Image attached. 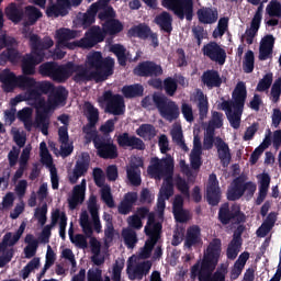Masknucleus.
I'll return each instance as SVG.
<instances>
[{
  "mask_svg": "<svg viewBox=\"0 0 281 281\" xmlns=\"http://www.w3.org/2000/svg\"><path fill=\"white\" fill-rule=\"evenodd\" d=\"M159 232H161V223L155 220L154 213H150L148 215L147 225L145 226V234L149 236V239L145 243L138 256L133 255L127 260L126 271L130 280H142V278L147 276L150 271L153 263L142 260L150 258V251H153V247H155L157 240H159Z\"/></svg>",
  "mask_w": 281,
  "mask_h": 281,
  "instance_id": "obj_1",
  "label": "nucleus"
},
{
  "mask_svg": "<svg viewBox=\"0 0 281 281\" xmlns=\"http://www.w3.org/2000/svg\"><path fill=\"white\" fill-rule=\"evenodd\" d=\"M218 258H221V239H213L204 252L203 260L191 268L192 280L198 278L200 281H225L226 268H221L211 276L218 265Z\"/></svg>",
  "mask_w": 281,
  "mask_h": 281,
  "instance_id": "obj_2",
  "label": "nucleus"
},
{
  "mask_svg": "<svg viewBox=\"0 0 281 281\" xmlns=\"http://www.w3.org/2000/svg\"><path fill=\"white\" fill-rule=\"evenodd\" d=\"M175 168V160L171 156H167L166 159L153 158L151 165L148 168V175L154 179H164L165 181L160 188L157 212L159 218H164V210H166V201L170 199L171 194H175V188L172 186V170Z\"/></svg>",
  "mask_w": 281,
  "mask_h": 281,
  "instance_id": "obj_3",
  "label": "nucleus"
},
{
  "mask_svg": "<svg viewBox=\"0 0 281 281\" xmlns=\"http://www.w3.org/2000/svg\"><path fill=\"white\" fill-rule=\"evenodd\" d=\"M25 38H29L32 55H26L22 59L21 69L24 76H34L36 74V65H41L45 60V52L54 47V40L49 36L41 38L38 34L32 32Z\"/></svg>",
  "mask_w": 281,
  "mask_h": 281,
  "instance_id": "obj_4",
  "label": "nucleus"
},
{
  "mask_svg": "<svg viewBox=\"0 0 281 281\" xmlns=\"http://www.w3.org/2000/svg\"><path fill=\"white\" fill-rule=\"evenodd\" d=\"M54 113V108L37 106L35 121H32V108H24L18 112V119L23 122L26 131H31L32 126L41 128L43 135H47L49 128V116Z\"/></svg>",
  "mask_w": 281,
  "mask_h": 281,
  "instance_id": "obj_5",
  "label": "nucleus"
},
{
  "mask_svg": "<svg viewBox=\"0 0 281 281\" xmlns=\"http://www.w3.org/2000/svg\"><path fill=\"white\" fill-rule=\"evenodd\" d=\"M86 65L99 74V78L104 82L110 76H113L115 69V59L113 57L103 58L102 52L94 50L87 55Z\"/></svg>",
  "mask_w": 281,
  "mask_h": 281,
  "instance_id": "obj_6",
  "label": "nucleus"
},
{
  "mask_svg": "<svg viewBox=\"0 0 281 281\" xmlns=\"http://www.w3.org/2000/svg\"><path fill=\"white\" fill-rule=\"evenodd\" d=\"M162 5L172 10L180 21H192L194 16V0H164Z\"/></svg>",
  "mask_w": 281,
  "mask_h": 281,
  "instance_id": "obj_7",
  "label": "nucleus"
},
{
  "mask_svg": "<svg viewBox=\"0 0 281 281\" xmlns=\"http://www.w3.org/2000/svg\"><path fill=\"white\" fill-rule=\"evenodd\" d=\"M257 186L255 182L248 181L245 182L241 178H237L234 180L228 188L227 192V199L229 201H236L243 196V194L246 195V199H251L254 194H256Z\"/></svg>",
  "mask_w": 281,
  "mask_h": 281,
  "instance_id": "obj_8",
  "label": "nucleus"
},
{
  "mask_svg": "<svg viewBox=\"0 0 281 281\" xmlns=\"http://www.w3.org/2000/svg\"><path fill=\"white\" fill-rule=\"evenodd\" d=\"M104 38H106L104 29L100 27V25H93L86 32V37L76 42L75 45L82 49H89L91 47H95L98 43H104Z\"/></svg>",
  "mask_w": 281,
  "mask_h": 281,
  "instance_id": "obj_9",
  "label": "nucleus"
},
{
  "mask_svg": "<svg viewBox=\"0 0 281 281\" xmlns=\"http://www.w3.org/2000/svg\"><path fill=\"white\" fill-rule=\"evenodd\" d=\"M19 102H29L30 106H47L45 98L38 91V88H31L23 94H18L15 98L11 99L10 105L16 106Z\"/></svg>",
  "mask_w": 281,
  "mask_h": 281,
  "instance_id": "obj_10",
  "label": "nucleus"
},
{
  "mask_svg": "<svg viewBox=\"0 0 281 281\" xmlns=\"http://www.w3.org/2000/svg\"><path fill=\"white\" fill-rule=\"evenodd\" d=\"M58 122L64 124L58 130V136L60 142V155L61 157H69L74 153V144L69 142V134L67 132V125L69 124V116L61 114L58 116Z\"/></svg>",
  "mask_w": 281,
  "mask_h": 281,
  "instance_id": "obj_11",
  "label": "nucleus"
},
{
  "mask_svg": "<svg viewBox=\"0 0 281 281\" xmlns=\"http://www.w3.org/2000/svg\"><path fill=\"white\" fill-rule=\"evenodd\" d=\"M90 67H86L85 65H78L74 64L71 61V68H70V76L72 77V80L75 82H91V80H94L95 82H103L99 76L100 72H94L93 70H90Z\"/></svg>",
  "mask_w": 281,
  "mask_h": 281,
  "instance_id": "obj_12",
  "label": "nucleus"
},
{
  "mask_svg": "<svg viewBox=\"0 0 281 281\" xmlns=\"http://www.w3.org/2000/svg\"><path fill=\"white\" fill-rule=\"evenodd\" d=\"M40 156L42 164L46 166V168H48L50 172L53 190H58V173H56V167H54V159L52 158V155L49 154V150L47 149V144H45V142H42L40 144Z\"/></svg>",
  "mask_w": 281,
  "mask_h": 281,
  "instance_id": "obj_13",
  "label": "nucleus"
},
{
  "mask_svg": "<svg viewBox=\"0 0 281 281\" xmlns=\"http://www.w3.org/2000/svg\"><path fill=\"white\" fill-rule=\"evenodd\" d=\"M134 74L140 78H159L164 74V68L155 61L146 60L134 68Z\"/></svg>",
  "mask_w": 281,
  "mask_h": 281,
  "instance_id": "obj_14",
  "label": "nucleus"
},
{
  "mask_svg": "<svg viewBox=\"0 0 281 281\" xmlns=\"http://www.w3.org/2000/svg\"><path fill=\"white\" fill-rule=\"evenodd\" d=\"M202 52L204 56L214 63H218V65H225V60H227V53L225 52V48L221 47L216 42L205 44Z\"/></svg>",
  "mask_w": 281,
  "mask_h": 281,
  "instance_id": "obj_15",
  "label": "nucleus"
},
{
  "mask_svg": "<svg viewBox=\"0 0 281 281\" xmlns=\"http://www.w3.org/2000/svg\"><path fill=\"white\" fill-rule=\"evenodd\" d=\"M93 144L99 157H102V159H115L117 157V147L113 144V140L94 138Z\"/></svg>",
  "mask_w": 281,
  "mask_h": 281,
  "instance_id": "obj_16",
  "label": "nucleus"
},
{
  "mask_svg": "<svg viewBox=\"0 0 281 281\" xmlns=\"http://www.w3.org/2000/svg\"><path fill=\"white\" fill-rule=\"evenodd\" d=\"M85 113L88 120V124L83 127V133L86 134L87 139L94 140L95 138H98L95 132V124H98L100 114L98 112V109L93 106L86 108Z\"/></svg>",
  "mask_w": 281,
  "mask_h": 281,
  "instance_id": "obj_17",
  "label": "nucleus"
},
{
  "mask_svg": "<svg viewBox=\"0 0 281 281\" xmlns=\"http://www.w3.org/2000/svg\"><path fill=\"white\" fill-rule=\"evenodd\" d=\"M95 184L101 188V198L109 207H113V195H111V187L104 184V172L100 168L93 170Z\"/></svg>",
  "mask_w": 281,
  "mask_h": 281,
  "instance_id": "obj_18",
  "label": "nucleus"
},
{
  "mask_svg": "<svg viewBox=\"0 0 281 281\" xmlns=\"http://www.w3.org/2000/svg\"><path fill=\"white\" fill-rule=\"evenodd\" d=\"M218 216L221 223H223L224 225H227V223H229L232 218H236L238 223H243V221H245V214L240 212V206L238 205H234L232 207V211H229V204L222 205Z\"/></svg>",
  "mask_w": 281,
  "mask_h": 281,
  "instance_id": "obj_19",
  "label": "nucleus"
},
{
  "mask_svg": "<svg viewBox=\"0 0 281 281\" xmlns=\"http://www.w3.org/2000/svg\"><path fill=\"white\" fill-rule=\"evenodd\" d=\"M98 12H100V5L98 3H92L87 12L79 13L77 16V21L83 30L91 29V25L95 23V16H98Z\"/></svg>",
  "mask_w": 281,
  "mask_h": 281,
  "instance_id": "obj_20",
  "label": "nucleus"
},
{
  "mask_svg": "<svg viewBox=\"0 0 281 281\" xmlns=\"http://www.w3.org/2000/svg\"><path fill=\"white\" fill-rule=\"evenodd\" d=\"M87 192V180L82 179L80 184L74 187L71 194L68 198V205L70 210H76L78 205L85 202Z\"/></svg>",
  "mask_w": 281,
  "mask_h": 281,
  "instance_id": "obj_21",
  "label": "nucleus"
},
{
  "mask_svg": "<svg viewBox=\"0 0 281 281\" xmlns=\"http://www.w3.org/2000/svg\"><path fill=\"white\" fill-rule=\"evenodd\" d=\"M89 154H82L77 160L74 170L69 173L70 183H77L79 177H82L89 170Z\"/></svg>",
  "mask_w": 281,
  "mask_h": 281,
  "instance_id": "obj_22",
  "label": "nucleus"
},
{
  "mask_svg": "<svg viewBox=\"0 0 281 281\" xmlns=\"http://www.w3.org/2000/svg\"><path fill=\"white\" fill-rule=\"evenodd\" d=\"M206 200L210 205H218L221 201V188H218V180L216 175H211L206 187Z\"/></svg>",
  "mask_w": 281,
  "mask_h": 281,
  "instance_id": "obj_23",
  "label": "nucleus"
},
{
  "mask_svg": "<svg viewBox=\"0 0 281 281\" xmlns=\"http://www.w3.org/2000/svg\"><path fill=\"white\" fill-rule=\"evenodd\" d=\"M69 8H71V2L69 0H57L55 4H50L46 8V15L48 18L54 16H67L69 14Z\"/></svg>",
  "mask_w": 281,
  "mask_h": 281,
  "instance_id": "obj_24",
  "label": "nucleus"
},
{
  "mask_svg": "<svg viewBox=\"0 0 281 281\" xmlns=\"http://www.w3.org/2000/svg\"><path fill=\"white\" fill-rule=\"evenodd\" d=\"M67 98H69V91H67L66 87L59 86L48 94V104L46 106H65Z\"/></svg>",
  "mask_w": 281,
  "mask_h": 281,
  "instance_id": "obj_25",
  "label": "nucleus"
},
{
  "mask_svg": "<svg viewBox=\"0 0 281 281\" xmlns=\"http://www.w3.org/2000/svg\"><path fill=\"white\" fill-rule=\"evenodd\" d=\"M143 164L139 157L131 158L130 167L127 168V178L133 186H139L142 183V171H139V168Z\"/></svg>",
  "mask_w": 281,
  "mask_h": 281,
  "instance_id": "obj_26",
  "label": "nucleus"
},
{
  "mask_svg": "<svg viewBox=\"0 0 281 281\" xmlns=\"http://www.w3.org/2000/svg\"><path fill=\"white\" fill-rule=\"evenodd\" d=\"M109 52L116 56L117 63L121 67H126V63L133 61V55L122 44H111L109 47Z\"/></svg>",
  "mask_w": 281,
  "mask_h": 281,
  "instance_id": "obj_27",
  "label": "nucleus"
},
{
  "mask_svg": "<svg viewBox=\"0 0 281 281\" xmlns=\"http://www.w3.org/2000/svg\"><path fill=\"white\" fill-rule=\"evenodd\" d=\"M19 76L16 74L12 72L10 68H5L0 72V82L2 85V89L7 93H11V91H14L16 89V81Z\"/></svg>",
  "mask_w": 281,
  "mask_h": 281,
  "instance_id": "obj_28",
  "label": "nucleus"
},
{
  "mask_svg": "<svg viewBox=\"0 0 281 281\" xmlns=\"http://www.w3.org/2000/svg\"><path fill=\"white\" fill-rule=\"evenodd\" d=\"M245 102H247V86L239 81L232 92V103L233 106H245Z\"/></svg>",
  "mask_w": 281,
  "mask_h": 281,
  "instance_id": "obj_29",
  "label": "nucleus"
},
{
  "mask_svg": "<svg viewBox=\"0 0 281 281\" xmlns=\"http://www.w3.org/2000/svg\"><path fill=\"white\" fill-rule=\"evenodd\" d=\"M201 80L207 89L218 88L223 85V79L217 70L211 69L203 72Z\"/></svg>",
  "mask_w": 281,
  "mask_h": 281,
  "instance_id": "obj_30",
  "label": "nucleus"
},
{
  "mask_svg": "<svg viewBox=\"0 0 281 281\" xmlns=\"http://www.w3.org/2000/svg\"><path fill=\"white\" fill-rule=\"evenodd\" d=\"M71 77V61H68L64 65L57 64L55 66V72L53 75V81L63 85V82H67Z\"/></svg>",
  "mask_w": 281,
  "mask_h": 281,
  "instance_id": "obj_31",
  "label": "nucleus"
},
{
  "mask_svg": "<svg viewBox=\"0 0 281 281\" xmlns=\"http://www.w3.org/2000/svg\"><path fill=\"white\" fill-rule=\"evenodd\" d=\"M203 153V147L201 145V138L194 136L193 138V148L190 154V164L193 170H199L201 168V155Z\"/></svg>",
  "mask_w": 281,
  "mask_h": 281,
  "instance_id": "obj_32",
  "label": "nucleus"
},
{
  "mask_svg": "<svg viewBox=\"0 0 281 281\" xmlns=\"http://www.w3.org/2000/svg\"><path fill=\"white\" fill-rule=\"evenodd\" d=\"M173 216L178 223L190 221V212L183 210V198L176 195L173 200Z\"/></svg>",
  "mask_w": 281,
  "mask_h": 281,
  "instance_id": "obj_33",
  "label": "nucleus"
},
{
  "mask_svg": "<svg viewBox=\"0 0 281 281\" xmlns=\"http://www.w3.org/2000/svg\"><path fill=\"white\" fill-rule=\"evenodd\" d=\"M4 14L9 21L12 23H21L23 21V16L25 15V12L23 11V8L19 7L15 2H11L5 9Z\"/></svg>",
  "mask_w": 281,
  "mask_h": 281,
  "instance_id": "obj_34",
  "label": "nucleus"
},
{
  "mask_svg": "<svg viewBox=\"0 0 281 281\" xmlns=\"http://www.w3.org/2000/svg\"><path fill=\"white\" fill-rule=\"evenodd\" d=\"M198 19L204 25H212L218 21V11L212 8H202L198 10Z\"/></svg>",
  "mask_w": 281,
  "mask_h": 281,
  "instance_id": "obj_35",
  "label": "nucleus"
},
{
  "mask_svg": "<svg viewBox=\"0 0 281 281\" xmlns=\"http://www.w3.org/2000/svg\"><path fill=\"white\" fill-rule=\"evenodd\" d=\"M259 182V195L257 198V205H260L265 199H267V192H269V186L271 184V177L269 173H260L257 176Z\"/></svg>",
  "mask_w": 281,
  "mask_h": 281,
  "instance_id": "obj_36",
  "label": "nucleus"
},
{
  "mask_svg": "<svg viewBox=\"0 0 281 281\" xmlns=\"http://www.w3.org/2000/svg\"><path fill=\"white\" fill-rule=\"evenodd\" d=\"M101 25L105 36H117V34L124 32V24L115 18L101 23Z\"/></svg>",
  "mask_w": 281,
  "mask_h": 281,
  "instance_id": "obj_37",
  "label": "nucleus"
},
{
  "mask_svg": "<svg viewBox=\"0 0 281 281\" xmlns=\"http://www.w3.org/2000/svg\"><path fill=\"white\" fill-rule=\"evenodd\" d=\"M223 110L226 113V117L233 126V128H239L240 127V116L243 115V108L240 106H226L223 108Z\"/></svg>",
  "mask_w": 281,
  "mask_h": 281,
  "instance_id": "obj_38",
  "label": "nucleus"
},
{
  "mask_svg": "<svg viewBox=\"0 0 281 281\" xmlns=\"http://www.w3.org/2000/svg\"><path fill=\"white\" fill-rule=\"evenodd\" d=\"M151 32L153 30H150V26H148L146 23H140L138 25L132 26L127 34L133 38H140L142 41H146L149 38Z\"/></svg>",
  "mask_w": 281,
  "mask_h": 281,
  "instance_id": "obj_39",
  "label": "nucleus"
},
{
  "mask_svg": "<svg viewBox=\"0 0 281 281\" xmlns=\"http://www.w3.org/2000/svg\"><path fill=\"white\" fill-rule=\"evenodd\" d=\"M215 146L217 148L218 158L221 159L223 166H229V161H232L229 146L221 138L215 139Z\"/></svg>",
  "mask_w": 281,
  "mask_h": 281,
  "instance_id": "obj_40",
  "label": "nucleus"
},
{
  "mask_svg": "<svg viewBox=\"0 0 281 281\" xmlns=\"http://www.w3.org/2000/svg\"><path fill=\"white\" fill-rule=\"evenodd\" d=\"M59 225V236L65 240V229L67 228V215L64 212L56 209L52 212V226Z\"/></svg>",
  "mask_w": 281,
  "mask_h": 281,
  "instance_id": "obj_41",
  "label": "nucleus"
},
{
  "mask_svg": "<svg viewBox=\"0 0 281 281\" xmlns=\"http://www.w3.org/2000/svg\"><path fill=\"white\" fill-rule=\"evenodd\" d=\"M156 25H159L162 32L172 33V15L168 11H164L155 18Z\"/></svg>",
  "mask_w": 281,
  "mask_h": 281,
  "instance_id": "obj_42",
  "label": "nucleus"
},
{
  "mask_svg": "<svg viewBox=\"0 0 281 281\" xmlns=\"http://www.w3.org/2000/svg\"><path fill=\"white\" fill-rule=\"evenodd\" d=\"M88 209L89 212L92 216V223H93V227L97 234H100V232H102V225L100 224V217L98 216V200L95 199V196H90L89 202H88Z\"/></svg>",
  "mask_w": 281,
  "mask_h": 281,
  "instance_id": "obj_43",
  "label": "nucleus"
},
{
  "mask_svg": "<svg viewBox=\"0 0 281 281\" xmlns=\"http://www.w3.org/2000/svg\"><path fill=\"white\" fill-rule=\"evenodd\" d=\"M23 232H25V225L22 224L16 233H7L3 237V241L0 247L2 249H8L7 247H13V245H16L19 240L21 239V236H23Z\"/></svg>",
  "mask_w": 281,
  "mask_h": 281,
  "instance_id": "obj_44",
  "label": "nucleus"
},
{
  "mask_svg": "<svg viewBox=\"0 0 281 281\" xmlns=\"http://www.w3.org/2000/svg\"><path fill=\"white\" fill-rule=\"evenodd\" d=\"M21 60V53L16 48H7L0 54V65L11 63L16 65Z\"/></svg>",
  "mask_w": 281,
  "mask_h": 281,
  "instance_id": "obj_45",
  "label": "nucleus"
},
{
  "mask_svg": "<svg viewBox=\"0 0 281 281\" xmlns=\"http://www.w3.org/2000/svg\"><path fill=\"white\" fill-rule=\"evenodd\" d=\"M247 260H249V252H243L238 259L235 261L232 270H231V279L237 280V278L243 273L245 269V265H247Z\"/></svg>",
  "mask_w": 281,
  "mask_h": 281,
  "instance_id": "obj_46",
  "label": "nucleus"
},
{
  "mask_svg": "<svg viewBox=\"0 0 281 281\" xmlns=\"http://www.w3.org/2000/svg\"><path fill=\"white\" fill-rule=\"evenodd\" d=\"M25 16L24 27H30V25H36L38 19L43 16V12L34 5H27L25 7Z\"/></svg>",
  "mask_w": 281,
  "mask_h": 281,
  "instance_id": "obj_47",
  "label": "nucleus"
},
{
  "mask_svg": "<svg viewBox=\"0 0 281 281\" xmlns=\"http://www.w3.org/2000/svg\"><path fill=\"white\" fill-rule=\"evenodd\" d=\"M199 243H201V229L199 226H192L187 232L184 247L190 249V247H194Z\"/></svg>",
  "mask_w": 281,
  "mask_h": 281,
  "instance_id": "obj_48",
  "label": "nucleus"
},
{
  "mask_svg": "<svg viewBox=\"0 0 281 281\" xmlns=\"http://www.w3.org/2000/svg\"><path fill=\"white\" fill-rule=\"evenodd\" d=\"M101 100L105 103V106H125L124 97L113 94L111 90L105 91Z\"/></svg>",
  "mask_w": 281,
  "mask_h": 281,
  "instance_id": "obj_49",
  "label": "nucleus"
},
{
  "mask_svg": "<svg viewBox=\"0 0 281 281\" xmlns=\"http://www.w3.org/2000/svg\"><path fill=\"white\" fill-rule=\"evenodd\" d=\"M36 79L30 77V75L18 76V81L15 83V89H22V91H27V89H35Z\"/></svg>",
  "mask_w": 281,
  "mask_h": 281,
  "instance_id": "obj_50",
  "label": "nucleus"
},
{
  "mask_svg": "<svg viewBox=\"0 0 281 281\" xmlns=\"http://www.w3.org/2000/svg\"><path fill=\"white\" fill-rule=\"evenodd\" d=\"M122 93L124 98H142V95H144V86L139 83L124 86Z\"/></svg>",
  "mask_w": 281,
  "mask_h": 281,
  "instance_id": "obj_51",
  "label": "nucleus"
},
{
  "mask_svg": "<svg viewBox=\"0 0 281 281\" xmlns=\"http://www.w3.org/2000/svg\"><path fill=\"white\" fill-rule=\"evenodd\" d=\"M148 214L147 209H139L136 215H132L127 218V223L133 229H142V218H145Z\"/></svg>",
  "mask_w": 281,
  "mask_h": 281,
  "instance_id": "obj_52",
  "label": "nucleus"
},
{
  "mask_svg": "<svg viewBox=\"0 0 281 281\" xmlns=\"http://www.w3.org/2000/svg\"><path fill=\"white\" fill-rule=\"evenodd\" d=\"M241 245L240 235L235 234L227 248V258H229V260L236 259V256L240 252Z\"/></svg>",
  "mask_w": 281,
  "mask_h": 281,
  "instance_id": "obj_53",
  "label": "nucleus"
},
{
  "mask_svg": "<svg viewBox=\"0 0 281 281\" xmlns=\"http://www.w3.org/2000/svg\"><path fill=\"white\" fill-rule=\"evenodd\" d=\"M56 61H46L38 67V74L43 76V78H50L54 79V74L56 71Z\"/></svg>",
  "mask_w": 281,
  "mask_h": 281,
  "instance_id": "obj_54",
  "label": "nucleus"
},
{
  "mask_svg": "<svg viewBox=\"0 0 281 281\" xmlns=\"http://www.w3.org/2000/svg\"><path fill=\"white\" fill-rule=\"evenodd\" d=\"M271 146V137L267 135L263 142L258 146L250 156V164H256L260 159V155L267 150V147Z\"/></svg>",
  "mask_w": 281,
  "mask_h": 281,
  "instance_id": "obj_55",
  "label": "nucleus"
},
{
  "mask_svg": "<svg viewBox=\"0 0 281 281\" xmlns=\"http://www.w3.org/2000/svg\"><path fill=\"white\" fill-rule=\"evenodd\" d=\"M97 16L101 23H106V21H113V19H116L117 13L113 7L106 5L102 9V11H98Z\"/></svg>",
  "mask_w": 281,
  "mask_h": 281,
  "instance_id": "obj_56",
  "label": "nucleus"
},
{
  "mask_svg": "<svg viewBox=\"0 0 281 281\" xmlns=\"http://www.w3.org/2000/svg\"><path fill=\"white\" fill-rule=\"evenodd\" d=\"M122 237L128 249H133L137 245V233L132 228H125L122 232Z\"/></svg>",
  "mask_w": 281,
  "mask_h": 281,
  "instance_id": "obj_57",
  "label": "nucleus"
},
{
  "mask_svg": "<svg viewBox=\"0 0 281 281\" xmlns=\"http://www.w3.org/2000/svg\"><path fill=\"white\" fill-rule=\"evenodd\" d=\"M57 43L65 44L67 41L76 38V32L69 29H59L56 31Z\"/></svg>",
  "mask_w": 281,
  "mask_h": 281,
  "instance_id": "obj_58",
  "label": "nucleus"
},
{
  "mask_svg": "<svg viewBox=\"0 0 281 281\" xmlns=\"http://www.w3.org/2000/svg\"><path fill=\"white\" fill-rule=\"evenodd\" d=\"M136 134L139 137H143V139H153V137H155V135H157V131L150 124H143L136 131Z\"/></svg>",
  "mask_w": 281,
  "mask_h": 281,
  "instance_id": "obj_59",
  "label": "nucleus"
},
{
  "mask_svg": "<svg viewBox=\"0 0 281 281\" xmlns=\"http://www.w3.org/2000/svg\"><path fill=\"white\" fill-rule=\"evenodd\" d=\"M171 137L176 144H178L182 150L188 151V146L183 142V132L181 131V125H173L171 130Z\"/></svg>",
  "mask_w": 281,
  "mask_h": 281,
  "instance_id": "obj_60",
  "label": "nucleus"
},
{
  "mask_svg": "<svg viewBox=\"0 0 281 281\" xmlns=\"http://www.w3.org/2000/svg\"><path fill=\"white\" fill-rule=\"evenodd\" d=\"M256 63V57L254 56V50H248L244 56L243 70L245 74L254 72V65Z\"/></svg>",
  "mask_w": 281,
  "mask_h": 281,
  "instance_id": "obj_61",
  "label": "nucleus"
},
{
  "mask_svg": "<svg viewBox=\"0 0 281 281\" xmlns=\"http://www.w3.org/2000/svg\"><path fill=\"white\" fill-rule=\"evenodd\" d=\"M159 113L169 122H172V120H177L179 117V110H177V108L160 106Z\"/></svg>",
  "mask_w": 281,
  "mask_h": 281,
  "instance_id": "obj_62",
  "label": "nucleus"
},
{
  "mask_svg": "<svg viewBox=\"0 0 281 281\" xmlns=\"http://www.w3.org/2000/svg\"><path fill=\"white\" fill-rule=\"evenodd\" d=\"M164 88L167 93V95H175L177 93V89H179V85L177 83V80L172 77H168L164 80Z\"/></svg>",
  "mask_w": 281,
  "mask_h": 281,
  "instance_id": "obj_63",
  "label": "nucleus"
},
{
  "mask_svg": "<svg viewBox=\"0 0 281 281\" xmlns=\"http://www.w3.org/2000/svg\"><path fill=\"white\" fill-rule=\"evenodd\" d=\"M266 11L269 14V16H277L278 19H280L281 18L280 1H277V0L270 1V3L267 5Z\"/></svg>",
  "mask_w": 281,
  "mask_h": 281,
  "instance_id": "obj_64",
  "label": "nucleus"
}]
</instances>
